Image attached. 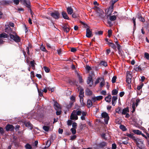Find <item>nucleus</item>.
I'll return each mask as SVG.
<instances>
[{
  "mask_svg": "<svg viewBox=\"0 0 149 149\" xmlns=\"http://www.w3.org/2000/svg\"><path fill=\"white\" fill-rule=\"evenodd\" d=\"M6 32L9 34V36L10 39L16 42H19L21 40V39L13 31H12L10 28H6L5 29Z\"/></svg>",
  "mask_w": 149,
  "mask_h": 149,
  "instance_id": "nucleus-1",
  "label": "nucleus"
},
{
  "mask_svg": "<svg viewBox=\"0 0 149 149\" xmlns=\"http://www.w3.org/2000/svg\"><path fill=\"white\" fill-rule=\"evenodd\" d=\"M81 115V113L80 109L74 110L70 115V119L72 120H77L78 119L77 116H80Z\"/></svg>",
  "mask_w": 149,
  "mask_h": 149,
  "instance_id": "nucleus-2",
  "label": "nucleus"
},
{
  "mask_svg": "<svg viewBox=\"0 0 149 149\" xmlns=\"http://www.w3.org/2000/svg\"><path fill=\"white\" fill-rule=\"evenodd\" d=\"M136 143L137 146L140 148H142L143 147V141L140 138H136L134 141Z\"/></svg>",
  "mask_w": 149,
  "mask_h": 149,
  "instance_id": "nucleus-3",
  "label": "nucleus"
},
{
  "mask_svg": "<svg viewBox=\"0 0 149 149\" xmlns=\"http://www.w3.org/2000/svg\"><path fill=\"white\" fill-rule=\"evenodd\" d=\"M118 0H112V6L110 7L109 9L107 10V11H106V13L108 15H110L113 10V6L114 4V3L116 2Z\"/></svg>",
  "mask_w": 149,
  "mask_h": 149,
  "instance_id": "nucleus-4",
  "label": "nucleus"
},
{
  "mask_svg": "<svg viewBox=\"0 0 149 149\" xmlns=\"http://www.w3.org/2000/svg\"><path fill=\"white\" fill-rule=\"evenodd\" d=\"M132 76L129 71L127 72L126 82L129 84L128 86H131L130 84L131 82Z\"/></svg>",
  "mask_w": 149,
  "mask_h": 149,
  "instance_id": "nucleus-5",
  "label": "nucleus"
},
{
  "mask_svg": "<svg viewBox=\"0 0 149 149\" xmlns=\"http://www.w3.org/2000/svg\"><path fill=\"white\" fill-rule=\"evenodd\" d=\"M101 116L102 118H104L105 123L107 124L109 118L108 113L105 112H104L102 113Z\"/></svg>",
  "mask_w": 149,
  "mask_h": 149,
  "instance_id": "nucleus-6",
  "label": "nucleus"
},
{
  "mask_svg": "<svg viewBox=\"0 0 149 149\" xmlns=\"http://www.w3.org/2000/svg\"><path fill=\"white\" fill-rule=\"evenodd\" d=\"M50 15L53 18L56 19H58L60 17V14L58 11H55L51 13Z\"/></svg>",
  "mask_w": 149,
  "mask_h": 149,
  "instance_id": "nucleus-7",
  "label": "nucleus"
},
{
  "mask_svg": "<svg viewBox=\"0 0 149 149\" xmlns=\"http://www.w3.org/2000/svg\"><path fill=\"white\" fill-rule=\"evenodd\" d=\"M14 126L8 124L6 127V130L8 131H13L14 129Z\"/></svg>",
  "mask_w": 149,
  "mask_h": 149,
  "instance_id": "nucleus-8",
  "label": "nucleus"
},
{
  "mask_svg": "<svg viewBox=\"0 0 149 149\" xmlns=\"http://www.w3.org/2000/svg\"><path fill=\"white\" fill-rule=\"evenodd\" d=\"M78 89L79 91V97H84V91L83 88L81 87H78Z\"/></svg>",
  "mask_w": 149,
  "mask_h": 149,
  "instance_id": "nucleus-9",
  "label": "nucleus"
},
{
  "mask_svg": "<svg viewBox=\"0 0 149 149\" xmlns=\"http://www.w3.org/2000/svg\"><path fill=\"white\" fill-rule=\"evenodd\" d=\"M86 36L90 38L92 36V33L91 31L88 28H87L86 30Z\"/></svg>",
  "mask_w": 149,
  "mask_h": 149,
  "instance_id": "nucleus-10",
  "label": "nucleus"
},
{
  "mask_svg": "<svg viewBox=\"0 0 149 149\" xmlns=\"http://www.w3.org/2000/svg\"><path fill=\"white\" fill-rule=\"evenodd\" d=\"M22 2L28 8L30 7V2L29 0H21Z\"/></svg>",
  "mask_w": 149,
  "mask_h": 149,
  "instance_id": "nucleus-11",
  "label": "nucleus"
},
{
  "mask_svg": "<svg viewBox=\"0 0 149 149\" xmlns=\"http://www.w3.org/2000/svg\"><path fill=\"white\" fill-rule=\"evenodd\" d=\"M70 100H71V102L70 103V105H69L67 106V107L68 108H70L73 105V103L75 101V97L74 96H72L70 98Z\"/></svg>",
  "mask_w": 149,
  "mask_h": 149,
  "instance_id": "nucleus-12",
  "label": "nucleus"
},
{
  "mask_svg": "<svg viewBox=\"0 0 149 149\" xmlns=\"http://www.w3.org/2000/svg\"><path fill=\"white\" fill-rule=\"evenodd\" d=\"M87 82V84H89L90 86H92L93 84V81L91 76L88 77Z\"/></svg>",
  "mask_w": 149,
  "mask_h": 149,
  "instance_id": "nucleus-13",
  "label": "nucleus"
},
{
  "mask_svg": "<svg viewBox=\"0 0 149 149\" xmlns=\"http://www.w3.org/2000/svg\"><path fill=\"white\" fill-rule=\"evenodd\" d=\"M54 106L56 110H60L61 109L60 105L56 102H54Z\"/></svg>",
  "mask_w": 149,
  "mask_h": 149,
  "instance_id": "nucleus-14",
  "label": "nucleus"
},
{
  "mask_svg": "<svg viewBox=\"0 0 149 149\" xmlns=\"http://www.w3.org/2000/svg\"><path fill=\"white\" fill-rule=\"evenodd\" d=\"M67 11L69 15H71L73 13V10L71 7H68L66 8Z\"/></svg>",
  "mask_w": 149,
  "mask_h": 149,
  "instance_id": "nucleus-15",
  "label": "nucleus"
},
{
  "mask_svg": "<svg viewBox=\"0 0 149 149\" xmlns=\"http://www.w3.org/2000/svg\"><path fill=\"white\" fill-rule=\"evenodd\" d=\"M62 15L64 19H69V17L67 13L63 11L62 13Z\"/></svg>",
  "mask_w": 149,
  "mask_h": 149,
  "instance_id": "nucleus-16",
  "label": "nucleus"
},
{
  "mask_svg": "<svg viewBox=\"0 0 149 149\" xmlns=\"http://www.w3.org/2000/svg\"><path fill=\"white\" fill-rule=\"evenodd\" d=\"M118 99L117 97L113 96L112 97V105L113 106L115 105L116 101Z\"/></svg>",
  "mask_w": 149,
  "mask_h": 149,
  "instance_id": "nucleus-17",
  "label": "nucleus"
},
{
  "mask_svg": "<svg viewBox=\"0 0 149 149\" xmlns=\"http://www.w3.org/2000/svg\"><path fill=\"white\" fill-rule=\"evenodd\" d=\"M81 112L82 114V116L81 117V119L82 120H85V117L86 115V113L85 112L82 111L81 110Z\"/></svg>",
  "mask_w": 149,
  "mask_h": 149,
  "instance_id": "nucleus-18",
  "label": "nucleus"
},
{
  "mask_svg": "<svg viewBox=\"0 0 149 149\" xmlns=\"http://www.w3.org/2000/svg\"><path fill=\"white\" fill-rule=\"evenodd\" d=\"M9 4V2L5 0H3L0 2V5H6Z\"/></svg>",
  "mask_w": 149,
  "mask_h": 149,
  "instance_id": "nucleus-19",
  "label": "nucleus"
},
{
  "mask_svg": "<svg viewBox=\"0 0 149 149\" xmlns=\"http://www.w3.org/2000/svg\"><path fill=\"white\" fill-rule=\"evenodd\" d=\"M25 126L30 129L32 128V125L29 122H27L25 123Z\"/></svg>",
  "mask_w": 149,
  "mask_h": 149,
  "instance_id": "nucleus-20",
  "label": "nucleus"
},
{
  "mask_svg": "<svg viewBox=\"0 0 149 149\" xmlns=\"http://www.w3.org/2000/svg\"><path fill=\"white\" fill-rule=\"evenodd\" d=\"M111 95H109L105 98V100L107 102H109L111 101Z\"/></svg>",
  "mask_w": 149,
  "mask_h": 149,
  "instance_id": "nucleus-21",
  "label": "nucleus"
},
{
  "mask_svg": "<svg viewBox=\"0 0 149 149\" xmlns=\"http://www.w3.org/2000/svg\"><path fill=\"white\" fill-rule=\"evenodd\" d=\"M129 111L128 108H125L123 110L122 112H121V113L122 114L125 115L127 113H128L129 112Z\"/></svg>",
  "mask_w": 149,
  "mask_h": 149,
  "instance_id": "nucleus-22",
  "label": "nucleus"
},
{
  "mask_svg": "<svg viewBox=\"0 0 149 149\" xmlns=\"http://www.w3.org/2000/svg\"><path fill=\"white\" fill-rule=\"evenodd\" d=\"M127 136L132 139L134 141L136 139V138L133 136V134H127Z\"/></svg>",
  "mask_w": 149,
  "mask_h": 149,
  "instance_id": "nucleus-23",
  "label": "nucleus"
},
{
  "mask_svg": "<svg viewBox=\"0 0 149 149\" xmlns=\"http://www.w3.org/2000/svg\"><path fill=\"white\" fill-rule=\"evenodd\" d=\"M63 29L64 31L67 33L68 32L70 31V29L68 26H64L63 27Z\"/></svg>",
  "mask_w": 149,
  "mask_h": 149,
  "instance_id": "nucleus-24",
  "label": "nucleus"
},
{
  "mask_svg": "<svg viewBox=\"0 0 149 149\" xmlns=\"http://www.w3.org/2000/svg\"><path fill=\"white\" fill-rule=\"evenodd\" d=\"M87 106L88 107H91L92 105V101L90 100H88L87 102Z\"/></svg>",
  "mask_w": 149,
  "mask_h": 149,
  "instance_id": "nucleus-25",
  "label": "nucleus"
},
{
  "mask_svg": "<svg viewBox=\"0 0 149 149\" xmlns=\"http://www.w3.org/2000/svg\"><path fill=\"white\" fill-rule=\"evenodd\" d=\"M77 76L79 78V82L80 83H81L83 82V80L82 79L81 77L79 74H77Z\"/></svg>",
  "mask_w": 149,
  "mask_h": 149,
  "instance_id": "nucleus-26",
  "label": "nucleus"
},
{
  "mask_svg": "<svg viewBox=\"0 0 149 149\" xmlns=\"http://www.w3.org/2000/svg\"><path fill=\"white\" fill-rule=\"evenodd\" d=\"M132 131L135 134L139 135L141 134V132L139 130H133Z\"/></svg>",
  "mask_w": 149,
  "mask_h": 149,
  "instance_id": "nucleus-27",
  "label": "nucleus"
},
{
  "mask_svg": "<svg viewBox=\"0 0 149 149\" xmlns=\"http://www.w3.org/2000/svg\"><path fill=\"white\" fill-rule=\"evenodd\" d=\"M100 65H101L103 66H106L107 65V64L105 61H102L100 63Z\"/></svg>",
  "mask_w": 149,
  "mask_h": 149,
  "instance_id": "nucleus-28",
  "label": "nucleus"
},
{
  "mask_svg": "<svg viewBox=\"0 0 149 149\" xmlns=\"http://www.w3.org/2000/svg\"><path fill=\"white\" fill-rule=\"evenodd\" d=\"M109 19L111 21H113L116 19V17L115 15L110 16L109 17Z\"/></svg>",
  "mask_w": 149,
  "mask_h": 149,
  "instance_id": "nucleus-29",
  "label": "nucleus"
},
{
  "mask_svg": "<svg viewBox=\"0 0 149 149\" xmlns=\"http://www.w3.org/2000/svg\"><path fill=\"white\" fill-rule=\"evenodd\" d=\"M118 91L116 89L113 90L112 91V94L113 95H116L118 93Z\"/></svg>",
  "mask_w": 149,
  "mask_h": 149,
  "instance_id": "nucleus-30",
  "label": "nucleus"
},
{
  "mask_svg": "<svg viewBox=\"0 0 149 149\" xmlns=\"http://www.w3.org/2000/svg\"><path fill=\"white\" fill-rule=\"evenodd\" d=\"M86 95H90L92 94V92L89 89H87L86 91Z\"/></svg>",
  "mask_w": 149,
  "mask_h": 149,
  "instance_id": "nucleus-31",
  "label": "nucleus"
},
{
  "mask_svg": "<svg viewBox=\"0 0 149 149\" xmlns=\"http://www.w3.org/2000/svg\"><path fill=\"white\" fill-rule=\"evenodd\" d=\"M106 146V143L104 142L100 143L99 144L101 148L104 147Z\"/></svg>",
  "mask_w": 149,
  "mask_h": 149,
  "instance_id": "nucleus-32",
  "label": "nucleus"
},
{
  "mask_svg": "<svg viewBox=\"0 0 149 149\" xmlns=\"http://www.w3.org/2000/svg\"><path fill=\"white\" fill-rule=\"evenodd\" d=\"M7 37V35L5 33H3L0 34V38H6Z\"/></svg>",
  "mask_w": 149,
  "mask_h": 149,
  "instance_id": "nucleus-33",
  "label": "nucleus"
},
{
  "mask_svg": "<svg viewBox=\"0 0 149 149\" xmlns=\"http://www.w3.org/2000/svg\"><path fill=\"white\" fill-rule=\"evenodd\" d=\"M104 80L103 79H102V81L100 84V87H102L104 85Z\"/></svg>",
  "mask_w": 149,
  "mask_h": 149,
  "instance_id": "nucleus-34",
  "label": "nucleus"
},
{
  "mask_svg": "<svg viewBox=\"0 0 149 149\" xmlns=\"http://www.w3.org/2000/svg\"><path fill=\"white\" fill-rule=\"evenodd\" d=\"M25 147L26 149H32L31 146L29 144H26L25 146Z\"/></svg>",
  "mask_w": 149,
  "mask_h": 149,
  "instance_id": "nucleus-35",
  "label": "nucleus"
},
{
  "mask_svg": "<svg viewBox=\"0 0 149 149\" xmlns=\"http://www.w3.org/2000/svg\"><path fill=\"white\" fill-rule=\"evenodd\" d=\"M120 128L123 131H125L126 130V128L123 125H120Z\"/></svg>",
  "mask_w": 149,
  "mask_h": 149,
  "instance_id": "nucleus-36",
  "label": "nucleus"
},
{
  "mask_svg": "<svg viewBox=\"0 0 149 149\" xmlns=\"http://www.w3.org/2000/svg\"><path fill=\"white\" fill-rule=\"evenodd\" d=\"M40 49L41 50L44 52H47V51L46 49H45V47L42 44L40 47Z\"/></svg>",
  "mask_w": 149,
  "mask_h": 149,
  "instance_id": "nucleus-37",
  "label": "nucleus"
},
{
  "mask_svg": "<svg viewBox=\"0 0 149 149\" xmlns=\"http://www.w3.org/2000/svg\"><path fill=\"white\" fill-rule=\"evenodd\" d=\"M30 64H31V66L32 67V69L34 70L35 68L34 61H31L30 62Z\"/></svg>",
  "mask_w": 149,
  "mask_h": 149,
  "instance_id": "nucleus-38",
  "label": "nucleus"
},
{
  "mask_svg": "<svg viewBox=\"0 0 149 149\" xmlns=\"http://www.w3.org/2000/svg\"><path fill=\"white\" fill-rule=\"evenodd\" d=\"M80 99V102L82 106H84L85 103L84 102L83 97H79Z\"/></svg>",
  "mask_w": 149,
  "mask_h": 149,
  "instance_id": "nucleus-39",
  "label": "nucleus"
},
{
  "mask_svg": "<svg viewBox=\"0 0 149 149\" xmlns=\"http://www.w3.org/2000/svg\"><path fill=\"white\" fill-rule=\"evenodd\" d=\"M138 18L140 20V21H141L142 22H143L144 21V19L141 17V16H140V14H139L138 15Z\"/></svg>",
  "mask_w": 149,
  "mask_h": 149,
  "instance_id": "nucleus-40",
  "label": "nucleus"
},
{
  "mask_svg": "<svg viewBox=\"0 0 149 149\" xmlns=\"http://www.w3.org/2000/svg\"><path fill=\"white\" fill-rule=\"evenodd\" d=\"M38 90L39 93V95L40 96H42L43 91L42 90H39V89H38Z\"/></svg>",
  "mask_w": 149,
  "mask_h": 149,
  "instance_id": "nucleus-41",
  "label": "nucleus"
},
{
  "mask_svg": "<svg viewBox=\"0 0 149 149\" xmlns=\"http://www.w3.org/2000/svg\"><path fill=\"white\" fill-rule=\"evenodd\" d=\"M43 68L46 72H49L50 69L48 68L46 66H44Z\"/></svg>",
  "mask_w": 149,
  "mask_h": 149,
  "instance_id": "nucleus-42",
  "label": "nucleus"
},
{
  "mask_svg": "<svg viewBox=\"0 0 149 149\" xmlns=\"http://www.w3.org/2000/svg\"><path fill=\"white\" fill-rule=\"evenodd\" d=\"M43 128L44 130L46 131H47L49 129V127L48 126H44L43 127Z\"/></svg>",
  "mask_w": 149,
  "mask_h": 149,
  "instance_id": "nucleus-43",
  "label": "nucleus"
},
{
  "mask_svg": "<svg viewBox=\"0 0 149 149\" xmlns=\"http://www.w3.org/2000/svg\"><path fill=\"white\" fill-rule=\"evenodd\" d=\"M116 44L117 45V48L119 51L120 52V46L118 44L117 41L116 42Z\"/></svg>",
  "mask_w": 149,
  "mask_h": 149,
  "instance_id": "nucleus-44",
  "label": "nucleus"
},
{
  "mask_svg": "<svg viewBox=\"0 0 149 149\" xmlns=\"http://www.w3.org/2000/svg\"><path fill=\"white\" fill-rule=\"evenodd\" d=\"M71 131L72 133L73 134H75L76 132V129L72 128L71 129Z\"/></svg>",
  "mask_w": 149,
  "mask_h": 149,
  "instance_id": "nucleus-45",
  "label": "nucleus"
},
{
  "mask_svg": "<svg viewBox=\"0 0 149 149\" xmlns=\"http://www.w3.org/2000/svg\"><path fill=\"white\" fill-rule=\"evenodd\" d=\"M102 79L100 78H98L96 81L95 84H97L100 81H101Z\"/></svg>",
  "mask_w": 149,
  "mask_h": 149,
  "instance_id": "nucleus-46",
  "label": "nucleus"
},
{
  "mask_svg": "<svg viewBox=\"0 0 149 149\" xmlns=\"http://www.w3.org/2000/svg\"><path fill=\"white\" fill-rule=\"evenodd\" d=\"M134 70L136 71H141V69L139 66H138V67H136L134 68Z\"/></svg>",
  "mask_w": 149,
  "mask_h": 149,
  "instance_id": "nucleus-47",
  "label": "nucleus"
},
{
  "mask_svg": "<svg viewBox=\"0 0 149 149\" xmlns=\"http://www.w3.org/2000/svg\"><path fill=\"white\" fill-rule=\"evenodd\" d=\"M145 57L147 59H149V54L147 53H145L144 54Z\"/></svg>",
  "mask_w": 149,
  "mask_h": 149,
  "instance_id": "nucleus-48",
  "label": "nucleus"
},
{
  "mask_svg": "<svg viewBox=\"0 0 149 149\" xmlns=\"http://www.w3.org/2000/svg\"><path fill=\"white\" fill-rule=\"evenodd\" d=\"M117 77L116 76H115L113 77L112 79V82L113 83H114L116 82V79Z\"/></svg>",
  "mask_w": 149,
  "mask_h": 149,
  "instance_id": "nucleus-49",
  "label": "nucleus"
},
{
  "mask_svg": "<svg viewBox=\"0 0 149 149\" xmlns=\"http://www.w3.org/2000/svg\"><path fill=\"white\" fill-rule=\"evenodd\" d=\"M116 112L120 114L121 113L120 108L118 107L116 110Z\"/></svg>",
  "mask_w": 149,
  "mask_h": 149,
  "instance_id": "nucleus-50",
  "label": "nucleus"
},
{
  "mask_svg": "<svg viewBox=\"0 0 149 149\" xmlns=\"http://www.w3.org/2000/svg\"><path fill=\"white\" fill-rule=\"evenodd\" d=\"M72 14V17L74 18H76L78 17V15L75 13H73Z\"/></svg>",
  "mask_w": 149,
  "mask_h": 149,
  "instance_id": "nucleus-51",
  "label": "nucleus"
},
{
  "mask_svg": "<svg viewBox=\"0 0 149 149\" xmlns=\"http://www.w3.org/2000/svg\"><path fill=\"white\" fill-rule=\"evenodd\" d=\"M102 31H100L97 32H96L95 33V34L96 35H102Z\"/></svg>",
  "mask_w": 149,
  "mask_h": 149,
  "instance_id": "nucleus-52",
  "label": "nucleus"
},
{
  "mask_svg": "<svg viewBox=\"0 0 149 149\" xmlns=\"http://www.w3.org/2000/svg\"><path fill=\"white\" fill-rule=\"evenodd\" d=\"M143 86V83H142L139 86H138L137 88L138 90H140L142 88Z\"/></svg>",
  "mask_w": 149,
  "mask_h": 149,
  "instance_id": "nucleus-53",
  "label": "nucleus"
},
{
  "mask_svg": "<svg viewBox=\"0 0 149 149\" xmlns=\"http://www.w3.org/2000/svg\"><path fill=\"white\" fill-rule=\"evenodd\" d=\"M97 100H99L102 99L103 97L102 96H99L96 97Z\"/></svg>",
  "mask_w": 149,
  "mask_h": 149,
  "instance_id": "nucleus-54",
  "label": "nucleus"
},
{
  "mask_svg": "<svg viewBox=\"0 0 149 149\" xmlns=\"http://www.w3.org/2000/svg\"><path fill=\"white\" fill-rule=\"evenodd\" d=\"M77 123H72V126L73 127V128L76 129L77 128Z\"/></svg>",
  "mask_w": 149,
  "mask_h": 149,
  "instance_id": "nucleus-55",
  "label": "nucleus"
},
{
  "mask_svg": "<svg viewBox=\"0 0 149 149\" xmlns=\"http://www.w3.org/2000/svg\"><path fill=\"white\" fill-rule=\"evenodd\" d=\"M112 31L111 30H109L108 31V34L109 37H110L112 34Z\"/></svg>",
  "mask_w": 149,
  "mask_h": 149,
  "instance_id": "nucleus-56",
  "label": "nucleus"
},
{
  "mask_svg": "<svg viewBox=\"0 0 149 149\" xmlns=\"http://www.w3.org/2000/svg\"><path fill=\"white\" fill-rule=\"evenodd\" d=\"M126 141H123L121 143L123 144H126L128 143V138H126Z\"/></svg>",
  "mask_w": 149,
  "mask_h": 149,
  "instance_id": "nucleus-57",
  "label": "nucleus"
},
{
  "mask_svg": "<svg viewBox=\"0 0 149 149\" xmlns=\"http://www.w3.org/2000/svg\"><path fill=\"white\" fill-rule=\"evenodd\" d=\"M76 138V136L75 135H74L70 136V139L73 140L75 139Z\"/></svg>",
  "mask_w": 149,
  "mask_h": 149,
  "instance_id": "nucleus-58",
  "label": "nucleus"
},
{
  "mask_svg": "<svg viewBox=\"0 0 149 149\" xmlns=\"http://www.w3.org/2000/svg\"><path fill=\"white\" fill-rule=\"evenodd\" d=\"M110 46L114 49H116V46L113 43L112 44H111V45Z\"/></svg>",
  "mask_w": 149,
  "mask_h": 149,
  "instance_id": "nucleus-59",
  "label": "nucleus"
},
{
  "mask_svg": "<svg viewBox=\"0 0 149 149\" xmlns=\"http://www.w3.org/2000/svg\"><path fill=\"white\" fill-rule=\"evenodd\" d=\"M140 102V100L139 99H137L136 100V104H135L136 106V107L138 106V104H139V103Z\"/></svg>",
  "mask_w": 149,
  "mask_h": 149,
  "instance_id": "nucleus-60",
  "label": "nucleus"
},
{
  "mask_svg": "<svg viewBox=\"0 0 149 149\" xmlns=\"http://www.w3.org/2000/svg\"><path fill=\"white\" fill-rule=\"evenodd\" d=\"M86 70L88 71H89L91 69V68L88 65H86Z\"/></svg>",
  "mask_w": 149,
  "mask_h": 149,
  "instance_id": "nucleus-61",
  "label": "nucleus"
},
{
  "mask_svg": "<svg viewBox=\"0 0 149 149\" xmlns=\"http://www.w3.org/2000/svg\"><path fill=\"white\" fill-rule=\"evenodd\" d=\"M106 92L105 91L103 90L101 92V94L103 95H105L106 94Z\"/></svg>",
  "mask_w": 149,
  "mask_h": 149,
  "instance_id": "nucleus-62",
  "label": "nucleus"
},
{
  "mask_svg": "<svg viewBox=\"0 0 149 149\" xmlns=\"http://www.w3.org/2000/svg\"><path fill=\"white\" fill-rule=\"evenodd\" d=\"M112 149H116V145L115 143L112 144Z\"/></svg>",
  "mask_w": 149,
  "mask_h": 149,
  "instance_id": "nucleus-63",
  "label": "nucleus"
},
{
  "mask_svg": "<svg viewBox=\"0 0 149 149\" xmlns=\"http://www.w3.org/2000/svg\"><path fill=\"white\" fill-rule=\"evenodd\" d=\"M92 100L93 102H95L97 100L96 97H93L92 98Z\"/></svg>",
  "mask_w": 149,
  "mask_h": 149,
  "instance_id": "nucleus-64",
  "label": "nucleus"
}]
</instances>
